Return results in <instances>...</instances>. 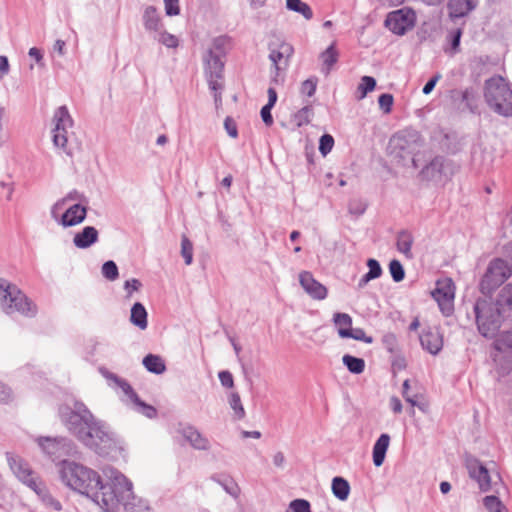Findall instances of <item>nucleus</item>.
Segmentation results:
<instances>
[{"mask_svg": "<svg viewBox=\"0 0 512 512\" xmlns=\"http://www.w3.org/2000/svg\"><path fill=\"white\" fill-rule=\"evenodd\" d=\"M494 361L506 360L505 369L512 370V331L503 333L494 343Z\"/></svg>", "mask_w": 512, "mask_h": 512, "instance_id": "obj_16", "label": "nucleus"}, {"mask_svg": "<svg viewBox=\"0 0 512 512\" xmlns=\"http://www.w3.org/2000/svg\"><path fill=\"white\" fill-rule=\"evenodd\" d=\"M410 381L406 379L403 382L402 385V396L405 399L406 402L411 404L412 407H417L421 411L426 412L427 411V404L425 402L418 401V396L416 394H410L409 388H410Z\"/></svg>", "mask_w": 512, "mask_h": 512, "instance_id": "obj_37", "label": "nucleus"}, {"mask_svg": "<svg viewBox=\"0 0 512 512\" xmlns=\"http://www.w3.org/2000/svg\"><path fill=\"white\" fill-rule=\"evenodd\" d=\"M221 385L226 388H232L234 386L233 376L229 371H221L218 374Z\"/></svg>", "mask_w": 512, "mask_h": 512, "instance_id": "obj_61", "label": "nucleus"}, {"mask_svg": "<svg viewBox=\"0 0 512 512\" xmlns=\"http://www.w3.org/2000/svg\"><path fill=\"white\" fill-rule=\"evenodd\" d=\"M293 53L292 45L286 42L280 43L276 48L270 47L269 59L275 70L271 76L272 83L279 82L280 73L288 68Z\"/></svg>", "mask_w": 512, "mask_h": 512, "instance_id": "obj_13", "label": "nucleus"}, {"mask_svg": "<svg viewBox=\"0 0 512 512\" xmlns=\"http://www.w3.org/2000/svg\"><path fill=\"white\" fill-rule=\"evenodd\" d=\"M132 403L134 404L135 410L147 418L153 419L157 416L156 408L143 402L139 397L138 400H134Z\"/></svg>", "mask_w": 512, "mask_h": 512, "instance_id": "obj_43", "label": "nucleus"}, {"mask_svg": "<svg viewBox=\"0 0 512 512\" xmlns=\"http://www.w3.org/2000/svg\"><path fill=\"white\" fill-rule=\"evenodd\" d=\"M317 87V78H309L301 85V93L311 97L314 95Z\"/></svg>", "mask_w": 512, "mask_h": 512, "instance_id": "obj_56", "label": "nucleus"}, {"mask_svg": "<svg viewBox=\"0 0 512 512\" xmlns=\"http://www.w3.org/2000/svg\"><path fill=\"white\" fill-rule=\"evenodd\" d=\"M141 287L142 283L136 278H132L125 281L124 289L127 292L126 298L130 299L132 297L133 292L140 290Z\"/></svg>", "mask_w": 512, "mask_h": 512, "instance_id": "obj_58", "label": "nucleus"}, {"mask_svg": "<svg viewBox=\"0 0 512 512\" xmlns=\"http://www.w3.org/2000/svg\"><path fill=\"white\" fill-rule=\"evenodd\" d=\"M272 108L273 107H271L270 105H264L261 108L260 115H261L262 121L264 122V124L266 126H271L273 124V117L271 114Z\"/></svg>", "mask_w": 512, "mask_h": 512, "instance_id": "obj_63", "label": "nucleus"}, {"mask_svg": "<svg viewBox=\"0 0 512 512\" xmlns=\"http://www.w3.org/2000/svg\"><path fill=\"white\" fill-rule=\"evenodd\" d=\"M121 505L124 507L126 512H151V508L147 501L137 498L133 495L132 491L129 496L127 495L125 498L121 499L119 507Z\"/></svg>", "mask_w": 512, "mask_h": 512, "instance_id": "obj_25", "label": "nucleus"}, {"mask_svg": "<svg viewBox=\"0 0 512 512\" xmlns=\"http://www.w3.org/2000/svg\"><path fill=\"white\" fill-rule=\"evenodd\" d=\"M224 128L230 137L237 138V136H238L237 124L232 117L227 116L225 118Z\"/></svg>", "mask_w": 512, "mask_h": 512, "instance_id": "obj_59", "label": "nucleus"}, {"mask_svg": "<svg viewBox=\"0 0 512 512\" xmlns=\"http://www.w3.org/2000/svg\"><path fill=\"white\" fill-rule=\"evenodd\" d=\"M367 266L369 268V271L367 274L369 277H371L373 280L376 278H379L382 274V268L380 266V263L373 258L368 259Z\"/></svg>", "mask_w": 512, "mask_h": 512, "instance_id": "obj_54", "label": "nucleus"}, {"mask_svg": "<svg viewBox=\"0 0 512 512\" xmlns=\"http://www.w3.org/2000/svg\"><path fill=\"white\" fill-rule=\"evenodd\" d=\"M474 313L479 333L485 338H493L501 327L504 311L496 302L478 299L474 304Z\"/></svg>", "mask_w": 512, "mask_h": 512, "instance_id": "obj_6", "label": "nucleus"}, {"mask_svg": "<svg viewBox=\"0 0 512 512\" xmlns=\"http://www.w3.org/2000/svg\"><path fill=\"white\" fill-rule=\"evenodd\" d=\"M165 12L168 16H176L180 13L179 0H164Z\"/></svg>", "mask_w": 512, "mask_h": 512, "instance_id": "obj_60", "label": "nucleus"}, {"mask_svg": "<svg viewBox=\"0 0 512 512\" xmlns=\"http://www.w3.org/2000/svg\"><path fill=\"white\" fill-rule=\"evenodd\" d=\"M87 209L80 204H74L62 215L61 224L64 227H71L84 221Z\"/></svg>", "mask_w": 512, "mask_h": 512, "instance_id": "obj_22", "label": "nucleus"}, {"mask_svg": "<svg viewBox=\"0 0 512 512\" xmlns=\"http://www.w3.org/2000/svg\"><path fill=\"white\" fill-rule=\"evenodd\" d=\"M442 78V75L440 73H436L435 75H433L428 81L427 83L424 85L423 87V94L425 95H428L430 94L433 89L435 88L437 82Z\"/></svg>", "mask_w": 512, "mask_h": 512, "instance_id": "obj_62", "label": "nucleus"}, {"mask_svg": "<svg viewBox=\"0 0 512 512\" xmlns=\"http://www.w3.org/2000/svg\"><path fill=\"white\" fill-rule=\"evenodd\" d=\"M455 172L453 162L443 156H435L419 172L422 180L442 182Z\"/></svg>", "mask_w": 512, "mask_h": 512, "instance_id": "obj_11", "label": "nucleus"}, {"mask_svg": "<svg viewBox=\"0 0 512 512\" xmlns=\"http://www.w3.org/2000/svg\"><path fill=\"white\" fill-rule=\"evenodd\" d=\"M144 27L148 31L157 32L161 26V19L154 6H148L143 14Z\"/></svg>", "mask_w": 512, "mask_h": 512, "instance_id": "obj_28", "label": "nucleus"}, {"mask_svg": "<svg viewBox=\"0 0 512 512\" xmlns=\"http://www.w3.org/2000/svg\"><path fill=\"white\" fill-rule=\"evenodd\" d=\"M287 9L301 14L306 20L313 18L311 7L302 0H286Z\"/></svg>", "mask_w": 512, "mask_h": 512, "instance_id": "obj_34", "label": "nucleus"}, {"mask_svg": "<svg viewBox=\"0 0 512 512\" xmlns=\"http://www.w3.org/2000/svg\"><path fill=\"white\" fill-rule=\"evenodd\" d=\"M299 282L304 291L315 300H323L327 297V288L318 282L311 272L303 271L299 274Z\"/></svg>", "mask_w": 512, "mask_h": 512, "instance_id": "obj_15", "label": "nucleus"}, {"mask_svg": "<svg viewBox=\"0 0 512 512\" xmlns=\"http://www.w3.org/2000/svg\"><path fill=\"white\" fill-rule=\"evenodd\" d=\"M483 504L488 512H507L506 507L497 496H486L483 499Z\"/></svg>", "mask_w": 512, "mask_h": 512, "instance_id": "obj_40", "label": "nucleus"}, {"mask_svg": "<svg viewBox=\"0 0 512 512\" xmlns=\"http://www.w3.org/2000/svg\"><path fill=\"white\" fill-rule=\"evenodd\" d=\"M414 242L412 234L407 230H402L397 234L396 246L399 252L403 253L408 259L413 258L411 247Z\"/></svg>", "mask_w": 512, "mask_h": 512, "instance_id": "obj_27", "label": "nucleus"}, {"mask_svg": "<svg viewBox=\"0 0 512 512\" xmlns=\"http://www.w3.org/2000/svg\"><path fill=\"white\" fill-rule=\"evenodd\" d=\"M182 437L196 450L207 451L210 441L196 427L188 425L179 429Z\"/></svg>", "mask_w": 512, "mask_h": 512, "instance_id": "obj_17", "label": "nucleus"}, {"mask_svg": "<svg viewBox=\"0 0 512 512\" xmlns=\"http://www.w3.org/2000/svg\"><path fill=\"white\" fill-rule=\"evenodd\" d=\"M54 128L52 130V141L56 148H60L66 155L72 157V152L67 148V128L73 126V119L68 108L63 105L58 107L53 116Z\"/></svg>", "mask_w": 512, "mask_h": 512, "instance_id": "obj_10", "label": "nucleus"}, {"mask_svg": "<svg viewBox=\"0 0 512 512\" xmlns=\"http://www.w3.org/2000/svg\"><path fill=\"white\" fill-rule=\"evenodd\" d=\"M389 272L395 282H400L405 277V270L399 260L393 259L389 263Z\"/></svg>", "mask_w": 512, "mask_h": 512, "instance_id": "obj_46", "label": "nucleus"}, {"mask_svg": "<svg viewBox=\"0 0 512 512\" xmlns=\"http://www.w3.org/2000/svg\"><path fill=\"white\" fill-rule=\"evenodd\" d=\"M333 321L336 326H338V330L340 328H348L351 329L352 326V318L347 313H335L333 316Z\"/></svg>", "mask_w": 512, "mask_h": 512, "instance_id": "obj_51", "label": "nucleus"}, {"mask_svg": "<svg viewBox=\"0 0 512 512\" xmlns=\"http://www.w3.org/2000/svg\"><path fill=\"white\" fill-rule=\"evenodd\" d=\"M495 302L504 313L512 310V283L505 285L500 290Z\"/></svg>", "mask_w": 512, "mask_h": 512, "instance_id": "obj_33", "label": "nucleus"}, {"mask_svg": "<svg viewBox=\"0 0 512 512\" xmlns=\"http://www.w3.org/2000/svg\"><path fill=\"white\" fill-rule=\"evenodd\" d=\"M98 235V231L95 227L86 226L75 234L73 243L80 249H86L98 241Z\"/></svg>", "mask_w": 512, "mask_h": 512, "instance_id": "obj_23", "label": "nucleus"}, {"mask_svg": "<svg viewBox=\"0 0 512 512\" xmlns=\"http://www.w3.org/2000/svg\"><path fill=\"white\" fill-rule=\"evenodd\" d=\"M334 146V138L330 134H324L319 139V152L326 156Z\"/></svg>", "mask_w": 512, "mask_h": 512, "instance_id": "obj_49", "label": "nucleus"}, {"mask_svg": "<svg viewBox=\"0 0 512 512\" xmlns=\"http://www.w3.org/2000/svg\"><path fill=\"white\" fill-rule=\"evenodd\" d=\"M512 275V268L505 260L495 258L490 261L485 274L483 275L479 288L484 295L492 294Z\"/></svg>", "mask_w": 512, "mask_h": 512, "instance_id": "obj_8", "label": "nucleus"}, {"mask_svg": "<svg viewBox=\"0 0 512 512\" xmlns=\"http://www.w3.org/2000/svg\"><path fill=\"white\" fill-rule=\"evenodd\" d=\"M181 255L184 258L186 265H190L192 263L193 244L185 235H183L181 239Z\"/></svg>", "mask_w": 512, "mask_h": 512, "instance_id": "obj_45", "label": "nucleus"}, {"mask_svg": "<svg viewBox=\"0 0 512 512\" xmlns=\"http://www.w3.org/2000/svg\"><path fill=\"white\" fill-rule=\"evenodd\" d=\"M229 405L231 409L234 411V415L237 419H242L245 417V410L242 405L240 395L237 392H233L230 394Z\"/></svg>", "mask_w": 512, "mask_h": 512, "instance_id": "obj_42", "label": "nucleus"}, {"mask_svg": "<svg viewBox=\"0 0 512 512\" xmlns=\"http://www.w3.org/2000/svg\"><path fill=\"white\" fill-rule=\"evenodd\" d=\"M116 385L123 391V393L129 398L131 402L138 400L137 393L125 379L122 378Z\"/></svg>", "mask_w": 512, "mask_h": 512, "instance_id": "obj_55", "label": "nucleus"}, {"mask_svg": "<svg viewBox=\"0 0 512 512\" xmlns=\"http://www.w3.org/2000/svg\"><path fill=\"white\" fill-rule=\"evenodd\" d=\"M72 200L82 201V200H85V196L83 194L79 193L77 190L70 191L63 199L58 200L54 204V206L52 208V212L54 213V211L56 209L62 208V206L64 205V203L66 201H72Z\"/></svg>", "mask_w": 512, "mask_h": 512, "instance_id": "obj_50", "label": "nucleus"}, {"mask_svg": "<svg viewBox=\"0 0 512 512\" xmlns=\"http://www.w3.org/2000/svg\"><path fill=\"white\" fill-rule=\"evenodd\" d=\"M420 343L423 349L429 353L436 355L440 352L443 346L442 336L436 329L424 330L420 337Z\"/></svg>", "mask_w": 512, "mask_h": 512, "instance_id": "obj_20", "label": "nucleus"}, {"mask_svg": "<svg viewBox=\"0 0 512 512\" xmlns=\"http://www.w3.org/2000/svg\"><path fill=\"white\" fill-rule=\"evenodd\" d=\"M394 98L392 94L383 93L378 98V104L384 113H390L393 106Z\"/></svg>", "mask_w": 512, "mask_h": 512, "instance_id": "obj_52", "label": "nucleus"}, {"mask_svg": "<svg viewBox=\"0 0 512 512\" xmlns=\"http://www.w3.org/2000/svg\"><path fill=\"white\" fill-rule=\"evenodd\" d=\"M102 275L109 281H115L119 276L116 263L112 260L106 261L102 265Z\"/></svg>", "mask_w": 512, "mask_h": 512, "instance_id": "obj_47", "label": "nucleus"}, {"mask_svg": "<svg viewBox=\"0 0 512 512\" xmlns=\"http://www.w3.org/2000/svg\"><path fill=\"white\" fill-rule=\"evenodd\" d=\"M467 468L471 478L475 479L481 491H488L491 488V479L488 469L479 461L472 460L468 462Z\"/></svg>", "mask_w": 512, "mask_h": 512, "instance_id": "obj_19", "label": "nucleus"}, {"mask_svg": "<svg viewBox=\"0 0 512 512\" xmlns=\"http://www.w3.org/2000/svg\"><path fill=\"white\" fill-rule=\"evenodd\" d=\"M8 462L15 476L32 491H34L43 503L52 507L55 511L62 509L61 503L48 492L41 478L30 468L28 463L18 457H8Z\"/></svg>", "mask_w": 512, "mask_h": 512, "instance_id": "obj_5", "label": "nucleus"}, {"mask_svg": "<svg viewBox=\"0 0 512 512\" xmlns=\"http://www.w3.org/2000/svg\"><path fill=\"white\" fill-rule=\"evenodd\" d=\"M423 140L416 130H402L394 134L388 143V154L398 164L403 166L411 161L414 168H418L414 155L422 146Z\"/></svg>", "mask_w": 512, "mask_h": 512, "instance_id": "obj_4", "label": "nucleus"}, {"mask_svg": "<svg viewBox=\"0 0 512 512\" xmlns=\"http://www.w3.org/2000/svg\"><path fill=\"white\" fill-rule=\"evenodd\" d=\"M62 482L91 498L104 512H117L121 499L131 494V482L119 471L111 470L109 481L102 483L98 473L76 462H63Z\"/></svg>", "mask_w": 512, "mask_h": 512, "instance_id": "obj_1", "label": "nucleus"}, {"mask_svg": "<svg viewBox=\"0 0 512 512\" xmlns=\"http://www.w3.org/2000/svg\"><path fill=\"white\" fill-rule=\"evenodd\" d=\"M289 507L293 512H311L310 503L305 499H295Z\"/></svg>", "mask_w": 512, "mask_h": 512, "instance_id": "obj_53", "label": "nucleus"}, {"mask_svg": "<svg viewBox=\"0 0 512 512\" xmlns=\"http://www.w3.org/2000/svg\"><path fill=\"white\" fill-rule=\"evenodd\" d=\"M37 443L42 451L54 462H68L65 457L76 453V446L73 441L67 437H39Z\"/></svg>", "mask_w": 512, "mask_h": 512, "instance_id": "obj_9", "label": "nucleus"}, {"mask_svg": "<svg viewBox=\"0 0 512 512\" xmlns=\"http://www.w3.org/2000/svg\"><path fill=\"white\" fill-rule=\"evenodd\" d=\"M148 313L144 305L136 302L131 307L130 322L140 330H145L148 326Z\"/></svg>", "mask_w": 512, "mask_h": 512, "instance_id": "obj_26", "label": "nucleus"}, {"mask_svg": "<svg viewBox=\"0 0 512 512\" xmlns=\"http://www.w3.org/2000/svg\"><path fill=\"white\" fill-rule=\"evenodd\" d=\"M158 41L168 48H174L178 45V39L176 36L168 32H161L159 34Z\"/></svg>", "mask_w": 512, "mask_h": 512, "instance_id": "obj_57", "label": "nucleus"}, {"mask_svg": "<svg viewBox=\"0 0 512 512\" xmlns=\"http://www.w3.org/2000/svg\"><path fill=\"white\" fill-rule=\"evenodd\" d=\"M211 479L223 487V489L233 497H238L239 487L237 483L228 475H213Z\"/></svg>", "mask_w": 512, "mask_h": 512, "instance_id": "obj_32", "label": "nucleus"}, {"mask_svg": "<svg viewBox=\"0 0 512 512\" xmlns=\"http://www.w3.org/2000/svg\"><path fill=\"white\" fill-rule=\"evenodd\" d=\"M331 489L337 499L345 501L350 493V484L343 477L336 476L332 479Z\"/></svg>", "mask_w": 512, "mask_h": 512, "instance_id": "obj_30", "label": "nucleus"}, {"mask_svg": "<svg viewBox=\"0 0 512 512\" xmlns=\"http://www.w3.org/2000/svg\"><path fill=\"white\" fill-rule=\"evenodd\" d=\"M389 443L390 436L386 433L381 434L376 440L372 451L373 463L376 467H380L383 464Z\"/></svg>", "mask_w": 512, "mask_h": 512, "instance_id": "obj_24", "label": "nucleus"}, {"mask_svg": "<svg viewBox=\"0 0 512 512\" xmlns=\"http://www.w3.org/2000/svg\"><path fill=\"white\" fill-rule=\"evenodd\" d=\"M375 87H376V80L374 77L363 76L361 78V81H360L358 87H357V93H359L357 98L359 100L365 98L369 92H371L375 89Z\"/></svg>", "mask_w": 512, "mask_h": 512, "instance_id": "obj_39", "label": "nucleus"}, {"mask_svg": "<svg viewBox=\"0 0 512 512\" xmlns=\"http://www.w3.org/2000/svg\"><path fill=\"white\" fill-rule=\"evenodd\" d=\"M339 53L336 49L335 43H332L325 51L320 54L322 61V71L329 74L333 65L338 61Z\"/></svg>", "mask_w": 512, "mask_h": 512, "instance_id": "obj_29", "label": "nucleus"}, {"mask_svg": "<svg viewBox=\"0 0 512 512\" xmlns=\"http://www.w3.org/2000/svg\"><path fill=\"white\" fill-rule=\"evenodd\" d=\"M462 101L465 102L471 112H475L477 109V94L473 88H466L462 92Z\"/></svg>", "mask_w": 512, "mask_h": 512, "instance_id": "obj_48", "label": "nucleus"}, {"mask_svg": "<svg viewBox=\"0 0 512 512\" xmlns=\"http://www.w3.org/2000/svg\"><path fill=\"white\" fill-rule=\"evenodd\" d=\"M229 44L227 36H219L213 39L212 46L206 51L205 54H212L218 57H224L226 54V47Z\"/></svg>", "mask_w": 512, "mask_h": 512, "instance_id": "obj_38", "label": "nucleus"}, {"mask_svg": "<svg viewBox=\"0 0 512 512\" xmlns=\"http://www.w3.org/2000/svg\"><path fill=\"white\" fill-rule=\"evenodd\" d=\"M484 99L496 114L503 117L512 116V87L504 77L494 75L485 80Z\"/></svg>", "mask_w": 512, "mask_h": 512, "instance_id": "obj_3", "label": "nucleus"}, {"mask_svg": "<svg viewBox=\"0 0 512 512\" xmlns=\"http://www.w3.org/2000/svg\"><path fill=\"white\" fill-rule=\"evenodd\" d=\"M203 61L209 88L212 91L222 90L223 84L220 82L223 78L224 71V62L222 57L214 56L211 53L205 54Z\"/></svg>", "mask_w": 512, "mask_h": 512, "instance_id": "obj_14", "label": "nucleus"}, {"mask_svg": "<svg viewBox=\"0 0 512 512\" xmlns=\"http://www.w3.org/2000/svg\"><path fill=\"white\" fill-rule=\"evenodd\" d=\"M433 298L438 302L441 310L449 315L452 308L451 302L454 299V287L451 281L441 286V283H437L436 289L432 292Z\"/></svg>", "mask_w": 512, "mask_h": 512, "instance_id": "obj_18", "label": "nucleus"}, {"mask_svg": "<svg viewBox=\"0 0 512 512\" xmlns=\"http://www.w3.org/2000/svg\"><path fill=\"white\" fill-rule=\"evenodd\" d=\"M142 363L149 372L154 374H162L166 370L163 359L158 355L148 354L143 358Z\"/></svg>", "mask_w": 512, "mask_h": 512, "instance_id": "obj_31", "label": "nucleus"}, {"mask_svg": "<svg viewBox=\"0 0 512 512\" xmlns=\"http://www.w3.org/2000/svg\"><path fill=\"white\" fill-rule=\"evenodd\" d=\"M58 413L66 429L97 454L109 455L119 448L116 435L83 402H67L59 407Z\"/></svg>", "mask_w": 512, "mask_h": 512, "instance_id": "obj_2", "label": "nucleus"}, {"mask_svg": "<svg viewBox=\"0 0 512 512\" xmlns=\"http://www.w3.org/2000/svg\"><path fill=\"white\" fill-rule=\"evenodd\" d=\"M461 35H462V31L461 29H456L453 33H452V37H451V47L453 50H456L459 45H460V39H461Z\"/></svg>", "mask_w": 512, "mask_h": 512, "instance_id": "obj_64", "label": "nucleus"}, {"mask_svg": "<svg viewBox=\"0 0 512 512\" xmlns=\"http://www.w3.org/2000/svg\"><path fill=\"white\" fill-rule=\"evenodd\" d=\"M338 334L341 338H353L355 340L363 341L365 343H372L371 336H367L362 328H340Z\"/></svg>", "mask_w": 512, "mask_h": 512, "instance_id": "obj_35", "label": "nucleus"}, {"mask_svg": "<svg viewBox=\"0 0 512 512\" xmlns=\"http://www.w3.org/2000/svg\"><path fill=\"white\" fill-rule=\"evenodd\" d=\"M382 343L385 349L391 354H397L400 350L397 336L392 332L383 335Z\"/></svg>", "mask_w": 512, "mask_h": 512, "instance_id": "obj_44", "label": "nucleus"}, {"mask_svg": "<svg viewBox=\"0 0 512 512\" xmlns=\"http://www.w3.org/2000/svg\"><path fill=\"white\" fill-rule=\"evenodd\" d=\"M385 26L396 35H404L415 25V13L408 8H401L388 13Z\"/></svg>", "mask_w": 512, "mask_h": 512, "instance_id": "obj_12", "label": "nucleus"}, {"mask_svg": "<svg viewBox=\"0 0 512 512\" xmlns=\"http://www.w3.org/2000/svg\"><path fill=\"white\" fill-rule=\"evenodd\" d=\"M313 109L311 106L306 105L294 114V121L297 127H302L310 123Z\"/></svg>", "mask_w": 512, "mask_h": 512, "instance_id": "obj_41", "label": "nucleus"}, {"mask_svg": "<svg viewBox=\"0 0 512 512\" xmlns=\"http://www.w3.org/2000/svg\"><path fill=\"white\" fill-rule=\"evenodd\" d=\"M343 364L347 367L348 371L353 374H360L365 369V361L349 354H345L342 358Z\"/></svg>", "mask_w": 512, "mask_h": 512, "instance_id": "obj_36", "label": "nucleus"}, {"mask_svg": "<svg viewBox=\"0 0 512 512\" xmlns=\"http://www.w3.org/2000/svg\"><path fill=\"white\" fill-rule=\"evenodd\" d=\"M0 306L6 314L18 312L33 317L37 313L36 305L17 286L4 279H0Z\"/></svg>", "mask_w": 512, "mask_h": 512, "instance_id": "obj_7", "label": "nucleus"}, {"mask_svg": "<svg viewBox=\"0 0 512 512\" xmlns=\"http://www.w3.org/2000/svg\"><path fill=\"white\" fill-rule=\"evenodd\" d=\"M478 0H449L448 11L451 19L462 18L475 9Z\"/></svg>", "mask_w": 512, "mask_h": 512, "instance_id": "obj_21", "label": "nucleus"}]
</instances>
